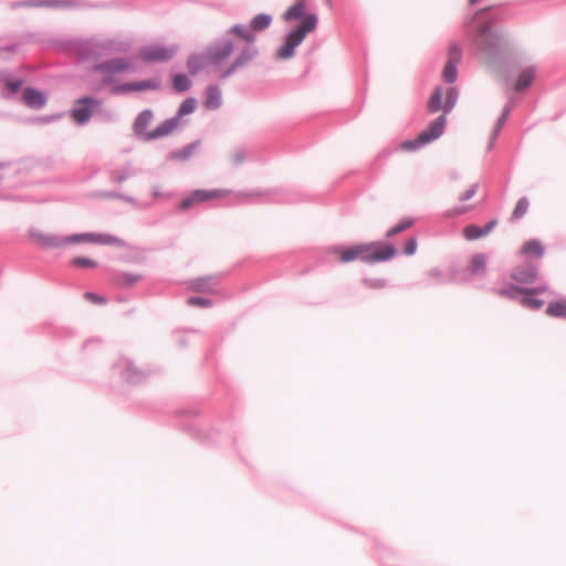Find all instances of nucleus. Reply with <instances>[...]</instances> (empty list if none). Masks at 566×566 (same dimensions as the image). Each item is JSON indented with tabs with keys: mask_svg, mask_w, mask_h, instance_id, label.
Listing matches in <instances>:
<instances>
[{
	"mask_svg": "<svg viewBox=\"0 0 566 566\" xmlns=\"http://www.w3.org/2000/svg\"><path fill=\"white\" fill-rule=\"evenodd\" d=\"M134 70V65L128 57H114L96 63L92 67V71L102 75V80L96 90H101L107 85H116L117 74Z\"/></svg>",
	"mask_w": 566,
	"mask_h": 566,
	"instance_id": "nucleus-7",
	"label": "nucleus"
},
{
	"mask_svg": "<svg viewBox=\"0 0 566 566\" xmlns=\"http://www.w3.org/2000/svg\"><path fill=\"white\" fill-rule=\"evenodd\" d=\"M510 112H511V106L510 105H506L503 111H502V114L500 115V117L497 118L496 120V124H495V127L492 132V135L490 137V145H489V148L493 147L502 127L505 125L506 120H507V117L510 115Z\"/></svg>",
	"mask_w": 566,
	"mask_h": 566,
	"instance_id": "nucleus-30",
	"label": "nucleus"
},
{
	"mask_svg": "<svg viewBox=\"0 0 566 566\" xmlns=\"http://www.w3.org/2000/svg\"><path fill=\"white\" fill-rule=\"evenodd\" d=\"M546 291H547V286L545 284L539 285L537 287H533V289H525L520 303L525 307H528L532 310H539L544 305V301L539 300V298H535L534 296L542 294Z\"/></svg>",
	"mask_w": 566,
	"mask_h": 566,
	"instance_id": "nucleus-19",
	"label": "nucleus"
},
{
	"mask_svg": "<svg viewBox=\"0 0 566 566\" xmlns=\"http://www.w3.org/2000/svg\"><path fill=\"white\" fill-rule=\"evenodd\" d=\"M114 369L118 373L125 382L130 385L142 384L150 375L149 370L139 368L133 360L128 358H120L114 365Z\"/></svg>",
	"mask_w": 566,
	"mask_h": 566,
	"instance_id": "nucleus-9",
	"label": "nucleus"
},
{
	"mask_svg": "<svg viewBox=\"0 0 566 566\" xmlns=\"http://www.w3.org/2000/svg\"><path fill=\"white\" fill-rule=\"evenodd\" d=\"M478 2H479V0H469V4H470V6H474V4H476Z\"/></svg>",
	"mask_w": 566,
	"mask_h": 566,
	"instance_id": "nucleus-51",
	"label": "nucleus"
},
{
	"mask_svg": "<svg viewBox=\"0 0 566 566\" xmlns=\"http://www.w3.org/2000/svg\"><path fill=\"white\" fill-rule=\"evenodd\" d=\"M528 207H530L528 199L526 197L520 198L518 201L516 202V206H515L512 214H511L510 221L515 222V221L522 219L526 214Z\"/></svg>",
	"mask_w": 566,
	"mask_h": 566,
	"instance_id": "nucleus-31",
	"label": "nucleus"
},
{
	"mask_svg": "<svg viewBox=\"0 0 566 566\" xmlns=\"http://www.w3.org/2000/svg\"><path fill=\"white\" fill-rule=\"evenodd\" d=\"M478 189H479V184L478 182L472 184L468 190H465L462 195L459 196V200L460 201H468V200H470L471 198L474 197V195L476 193Z\"/></svg>",
	"mask_w": 566,
	"mask_h": 566,
	"instance_id": "nucleus-45",
	"label": "nucleus"
},
{
	"mask_svg": "<svg viewBox=\"0 0 566 566\" xmlns=\"http://www.w3.org/2000/svg\"><path fill=\"white\" fill-rule=\"evenodd\" d=\"M103 197L108 198V199H123V200H126V201H132L133 200L129 197H126V196H124L122 193L113 192V191L103 193Z\"/></svg>",
	"mask_w": 566,
	"mask_h": 566,
	"instance_id": "nucleus-48",
	"label": "nucleus"
},
{
	"mask_svg": "<svg viewBox=\"0 0 566 566\" xmlns=\"http://www.w3.org/2000/svg\"><path fill=\"white\" fill-rule=\"evenodd\" d=\"M544 245L541 243V241L536 239L528 240L524 243L522 247L521 252L526 255H534L536 258H542L544 254Z\"/></svg>",
	"mask_w": 566,
	"mask_h": 566,
	"instance_id": "nucleus-28",
	"label": "nucleus"
},
{
	"mask_svg": "<svg viewBox=\"0 0 566 566\" xmlns=\"http://www.w3.org/2000/svg\"><path fill=\"white\" fill-rule=\"evenodd\" d=\"M497 226V220L489 221L484 227L476 224H469L464 228L463 234L467 240H476L489 234Z\"/></svg>",
	"mask_w": 566,
	"mask_h": 566,
	"instance_id": "nucleus-21",
	"label": "nucleus"
},
{
	"mask_svg": "<svg viewBox=\"0 0 566 566\" xmlns=\"http://www.w3.org/2000/svg\"><path fill=\"white\" fill-rule=\"evenodd\" d=\"M428 276L439 283L453 282L455 276L453 274H443L439 269H431L428 271Z\"/></svg>",
	"mask_w": 566,
	"mask_h": 566,
	"instance_id": "nucleus-36",
	"label": "nucleus"
},
{
	"mask_svg": "<svg viewBox=\"0 0 566 566\" xmlns=\"http://www.w3.org/2000/svg\"><path fill=\"white\" fill-rule=\"evenodd\" d=\"M187 304L189 306H198V307H211L213 302L212 300L208 297H201V296H191L187 300Z\"/></svg>",
	"mask_w": 566,
	"mask_h": 566,
	"instance_id": "nucleus-39",
	"label": "nucleus"
},
{
	"mask_svg": "<svg viewBox=\"0 0 566 566\" xmlns=\"http://www.w3.org/2000/svg\"><path fill=\"white\" fill-rule=\"evenodd\" d=\"M197 102L193 97L186 98L179 106L177 114L164 120L160 125H158L153 133L150 134L151 138H161L171 134L175 129L180 125V119L182 116L191 114L196 109Z\"/></svg>",
	"mask_w": 566,
	"mask_h": 566,
	"instance_id": "nucleus-8",
	"label": "nucleus"
},
{
	"mask_svg": "<svg viewBox=\"0 0 566 566\" xmlns=\"http://www.w3.org/2000/svg\"><path fill=\"white\" fill-rule=\"evenodd\" d=\"M442 97H443V88L441 85H438L434 87V90L428 101V111L430 113H437L440 109L443 111Z\"/></svg>",
	"mask_w": 566,
	"mask_h": 566,
	"instance_id": "nucleus-26",
	"label": "nucleus"
},
{
	"mask_svg": "<svg viewBox=\"0 0 566 566\" xmlns=\"http://www.w3.org/2000/svg\"><path fill=\"white\" fill-rule=\"evenodd\" d=\"M178 52V45H151L140 50V57L146 63L167 62L170 61Z\"/></svg>",
	"mask_w": 566,
	"mask_h": 566,
	"instance_id": "nucleus-11",
	"label": "nucleus"
},
{
	"mask_svg": "<svg viewBox=\"0 0 566 566\" xmlns=\"http://www.w3.org/2000/svg\"><path fill=\"white\" fill-rule=\"evenodd\" d=\"M2 166V164H0V167Z\"/></svg>",
	"mask_w": 566,
	"mask_h": 566,
	"instance_id": "nucleus-53",
	"label": "nucleus"
},
{
	"mask_svg": "<svg viewBox=\"0 0 566 566\" xmlns=\"http://www.w3.org/2000/svg\"><path fill=\"white\" fill-rule=\"evenodd\" d=\"M446 124L447 117L444 114H441L420 133V139L426 140L427 144L436 140L443 134Z\"/></svg>",
	"mask_w": 566,
	"mask_h": 566,
	"instance_id": "nucleus-17",
	"label": "nucleus"
},
{
	"mask_svg": "<svg viewBox=\"0 0 566 566\" xmlns=\"http://www.w3.org/2000/svg\"><path fill=\"white\" fill-rule=\"evenodd\" d=\"M71 264L76 268H96L97 262L85 256H76L71 261Z\"/></svg>",
	"mask_w": 566,
	"mask_h": 566,
	"instance_id": "nucleus-40",
	"label": "nucleus"
},
{
	"mask_svg": "<svg viewBox=\"0 0 566 566\" xmlns=\"http://www.w3.org/2000/svg\"><path fill=\"white\" fill-rule=\"evenodd\" d=\"M17 50H18V45L17 44H11V45H8L6 48H1L0 52L1 51H8V52L14 53V52H17Z\"/></svg>",
	"mask_w": 566,
	"mask_h": 566,
	"instance_id": "nucleus-50",
	"label": "nucleus"
},
{
	"mask_svg": "<svg viewBox=\"0 0 566 566\" xmlns=\"http://www.w3.org/2000/svg\"><path fill=\"white\" fill-rule=\"evenodd\" d=\"M426 144H427L426 140L420 139V134H419L418 137L415 139L405 140L401 144V148L405 150L413 151V150L419 149L421 146H423Z\"/></svg>",
	"mask_w": 566,
	"mask_h": 566,
	"instance_id": "nucleus-41",
	"label": "nucleus"
},
{
	"mask_svg": "<svg viewBox=\"0 0 566 566\" xmlns=\"http://www.w3.org/2000/svg\"><path fill=\"white\" fill-rule=\"evenodd\" d=\"M133 175H134V172L132 170H123V171L112 170L111 179L114 182L122 184Z\"/></svg>",
	"mask_w": 566,
	"mask_h": 566,
	"instance_id": "nucleus-42",
	"label": "nucleus"
},
{
	"mask_svg": "<svg viewBox=\"0 0 566 566\" xmlns=\"http://www.w3.org/2000/svg\"><path fill=\"white\" fill-rule=\"evenodd\" d=\"M160 84L161 81L159 77L148 78L138 82H127L112 86L111 93L113 95H125L130 92L156 91L160 88Z\"/></svg>",
	"mask_w": 566,
	"mask_h": 566,
	"instance_id": "nucleus-12",
	"label": "nucleus"
},
{
	"mask_svg": "<svg viewBox=\"0 0 566 566\" xmlns=\"http://www.w3.org/2000/svg\"><path fill=\"white\" fill-rule=\"evenodd\" d=\"M525 291V287H520L515 284H510L506 287L496 290V294L513 301H521V297Z\"/></svg>",
	"mask_w": 566,
	"mask_h": 566,
	"instance_id": "nucleus-29",
	"label": "nucleus"
},
{
	"mask_svg": "<svg viewBox=\"0 0 566 566\" xmlns=\"http://www.w3.org/2000/svg\"><path fill=\"white\" fill-rule=\"evenodd\" d=\"M306 0H296L282 15L284 22L290 23L296 20L301 22L292 28L284 36L283 45L276 50L275 56L279 60H290L295 55V50L302 44L305 38L316 30L318 17L315 13H305Z\"/></svg>",
	"mask_w": 566,
	"mask_h": 566,
	"instance_id": "nucleus-3",
	"label": "nucleus"
},
{
	"mask_svg": "<svg viewBox=\"0 0 566 566\" xmlns=\"http://www.w3.org/2000/svg\"><path fill=\"white\" fill-rule=\"evenodd\" d=\"M413 223H415V219L403 218L395 227H392L391 229H389L387 231L386 238H392L396 234H399V233L408 230L409 228H411L413 226Z\"/></svg>",
	"mask_w": 566,
	"mask_h": 566,
	"instance_id": "nucleus-34",
	"label": "nucleus"
},
{
	"mask_svg": "<svg viewBox=\"0 0 566 566\" xmlns=\"http://www.w3.org/2000/svg\"><path fill=\"white\" fill-rule=\"evenodd\" d=\"M199 145H200V142H198V140L190 143V144L186 145L182 149L171 151L168 155V159L185 161L193 155V153L197 150Z\"/></svg>",
	"mask_w": 566,
	"mask_h": 566,
	"instance_id": "nucleus-24",
	"label": "nucleus"
},
{
	"mask_svg": "<svg viewBox=\"0 0 566 566\" xmlns=\"http://www.w3.org/2000/svg\"><path fill=\"white\" fill-rule=\"evenodd\" d=\"M546 314L552 317L566 318V300L549 303Z\"/></svg>",
	"mask_w": 566,
	"mask_h": 566,
	"instance_id": "nucleus-32",
	"label": "nucleus"
},
{
	"mask_svg": "<svg viewBox=\"0 0 566 566\" xmlns=\"http://www.w3.org/2000/svg\"><path fill=\"white\" fill-rule=\"evenodd\" d=\"M538 269L533 264H524L513 269L511 273L512 280L522 284H531L537 280Z\"/></svg>",
	"mask_w": 566,
	"mask_h": 566,
	"instance_id": "nucleus-18",
	"label": "nucleus"
},
{
	"mask_svg": "<svg viewBox=\"0 0 566 566\" xmlns=\"http://www.w3.org/2000/svg\"><path fill=\"white\" fill-rule=\"evenodd\" d=\"M486 270V256L483 253L474 254L469 263L468 271L470 275L483 274Z\"/></svg>",
	"mask_w": 566,
	"mask_h": 566,
	"instance_id": "nucleus-25",
	"label": "nucleus"
},
{
	"mask_svg": "<svg viewBox=\"0 0 566 566\" xmlns=\"http://www.w3.org/2000/svg\"><path fill=\"white\" fill-rule=\"evenodd\" d=\"M416 250H417V239L416 238H410L406 241V244H405V254L406 255H412L416 253Z\"/></svg>",
	"mask_w": 566,
	"mask_h": 566,
	"instance_id": "nucleus-46",
	"label": "nucleus"
},
{
	"mask_svg": "<svg viewBox=\"0 0 566 566\" xmlns=\"http://www.w3.org/2000/svg\"><path fill=\"white\" fill-rule=\"evenodd\" d=\"M467 211H469V208H467V207L455 208L453 210L448 211L447 216H449V217L460 216V214L465 213Z\"/></svg>",
	"mask_w": 566,
	"mask_h": 566,
	"instance_id": "nucleus-49",
	"label": "nucleus"
},
{
	"mask_svg": "<svg viewBox=\"0 0 566 566\" xmlns=\"http://www.w3.org/2000/svg\"><path fill=\"white\" fill-rule=\"evenodd\" d=\"M46 96L34 87H25L22 93V102L30 108L40 109L46 104Z\"/></svg>",
	"mask_w": 566,
	"mask_h": 566,
	"instance_id": "nucleus-20",
	"label": "nucleus"
},
{
	"mask_svg": "<svg viewBox=\"0 0 566 566\" xmlns=\"http://www.w3.org/2000/svg\"><path fill=\"white\" fill-rule=\"evenodd\" d=\"M143 280V275L128 272H116L111 279L114 286L120 289H128Z\"/></svg>",
	"mask_w": 566,
	"mask_h": 566,
	"instance_id": "nucleus-22",
	"label": "nucleus"
},
{
	"mask_svg": "<svg viewBox=\"0 0 566 566\" xmlns=\"http://www.w3.org/2000/svg\"><path fill=\"white\" fill-rule=\"evenodd\" d=\"M28 6H49V7H59V6H70L71 1L65 0H29L27 2Z\"/></svg>",
	"mask_w": 566,
	"mask_h": 566,
	"instance_id": "nucleus-37",
	"label": "nucleus"
},
{
	"mask_svg": "<svg viewBox=\"0 0 566 566\" xmlns=\"http://www.w3.org/2000/svg\"><path fill=\"white\" fill-rule=\"evenodd\" d=\"M221 91L217 85H209L207 87V96L205 106L208 109H218L221 106Z\"/></svg>",
	"mask_w": 566,
	"mask_h": 566,
	"instance_id": "nucleus-23",
	"label": "nucleus"
},
{
	"mask_svg": "<svg viewBox=\"0 0 566 566\" xmlns=\"http://www.w3.org/2000/svg\"><path fill=\"white\" fill-rule=\"evenodd\" d=\"M84 297L87 300V301H91L92 303L94 304H105L106 303V298L96 294V293H93V292H86L84 294Z\"/></svg>",
	"mask_w": 566,
	"mask_h": 566,
	"instance_id": "nucleus-47",
	"label": "nucleus"
},
{
	"mask_svg": "<svg viewBox=\"0 0 566 566\" xmlns=\"http://www.w3.org/2000/svg\"><path fill=\"white\" fill-rule=\"evenodd\" d=\"M30 237L35 241L38 245H40L43 249H59L67 244L82 242L115 245L122 243V241L114 235L97 233H78L63 237L59 234L44 233L39 230H31Z\"/></svg>",
	"mask_w": 566,
	"mask_h": 566,
	"instance_id": "nucleus-6",
	"label": "nucleus"
},
{
	"mask_svg": "<svg viewBox=\"0 0 566 566\" xmlns=\"http://www.w3.org/2000/svg\"><path fill=\"white\" fill-rule=\"evenodd\" d=\"M462 60V50L455 42L451 43L448 52V61L442 71V77L447 83H453L458 77V65Z\"/></svg>",
	"mask_w": 566,
	"mask_h": 566,
	"instance_id": "nucleus-13",
	"label": "nucleus"
},
{
	"mask_svg": "<svg viewBox=\"0 0 566 566\" xmlns=\"http://www.w3.org/2000/svg\"><path fill=\"white\" fill-rule=\"evenodd\" d=\"M510 17L501 6H490L478 10L467 24L468 36L476 51L489 62L495 61L503 52L505 38L493 30V24Z\"/></svg>",
	"mask_w": 566,
	"mask_h": 566,
	"instance_id": "nucleus-1",
	"label": "nucleus"
},
{
	"mask_svg": "<svg viewBox=\"0 0 566 566\" xmlns=\"http://www.w3.org/2000/svg\"><path fill=\"white\" fill-rule=\"evenodd\" d=\"M363 283L369 289H384L387 286L385 279H364Z\"/></svg>",
	"mask_w": 566,
	"mask_h": 566,
	"instance_id": "nucleus-43",
	"label": "nucleus"
},
{
	"mask_svg": "<svg viewBox=\"0 0 566 566\" xmlns=\"http://www.w3.org/2000/svg\"><path fill=\"white\" fill-rule=\"evenodd\" d=\"M249 156V153L243 147H238L231 154V161L234 166L241 165Z\"/></svg>",
	"mask_w": 566,
	"mask_h": 566,
	"instance_id": "nucleus-38",
	"label": "nucleus"
},
{
	"mask_svg": "<svg viewBox=\"0 0 566 566\" xmlns=\"http://www.w3.org/2000/svg\"><path fill=\"white\" fill-rule=\"evenodd\" d=\"M227 190H195L190 196L181 200L179 203L180 210H187L197 203H201L208 200L223 198L228 195Z\"/></svg>",
	"mask_w": 566,
	"mask_h": 566,
	"instance_id": "nucleus-14",
	"label": "nucleus"
},
{
	"mask_svg": "<svg viewBox=\"0 0 566 566\" xmlns=\"http://www.w3.org/2000/svg\"><path fill=\"white\" fill-rule=\"evenodd\" d=\"M272 22V17L268 13H259L252 18L249 24L237 23L223 33V38H228L235 44V39L244 42L237 57L232 63L219 74V80L223 81L232 76L239 70L250 64L258 55L259 50L255 46V33L265 31Z\"/></svg>",
	"mask_w": 566,
	"mask_h": 566,
	"instance_id": "nucleus-2",
	"label": "nucleus"
},
{
	"mask_svg": "<svg viewBox=\"0 0 566 566\" xmlns=\"http://www.w3.org/2000/svg\"><path fill=\"white\" fill-rule=\"evenodd\" d=\"M333 253L338 256L342 263L359 260L367 264H374L392 259L397 254V250L391 243L373 241L354 244L348 248L335 247L333 248Z\"/></svg>",
	"mask_w": 566,
	"mask_h": 566,
	"instance_id": "nucleus-4",
	"label": "nucleus"
},
{
	"mask_svg": "<svg viewBox=\"0 0 566 566\" xmlns=\"http://www.w3.org/2000/svg\"><path fill=\"white\" fill-rule=\"evenodd\" d=\"M220 283V276L218 275H209L197 277L188 282V287L190 291L196 293H208V294H217L218 286Z\"/></svg>",
	"mask_w": 566,
	"mask_h": 566,
	"instance_id": "nucleus-16",
	"label": "nucleus"
},
{
	"mask_svg": "<svg viewBox=\"0 0 566 566\" xmlns=\"http://www.w3.org/2000/svg\"><path fill=\"white\" fill-rule=\"evenodd\" d=\"M535 76V69L534 67H527L523 70L517 78V82L515 84V90L517 92H523L527 87L531 86L533 80Z\"/></svg>",
	"mask_w": 566,
	"mask_h": 566,
	"instance_id": "nucleus-27",
	"label": "nucleus"
},
{
	"mask_svg": "<svg viewBox=\"0 0 566 566\" xmlns=\"http://www.w3.org/2000/svg\"><path fill=\"white\" fill-rule=\"evenodd\" d=\"M458 90L457 87H449L446 92V102L443 104V114L447 115L452 111L457 101H458Z\"/></svg>",
	"mask_w": 566,
	"mask_h": 566,
	"instance_id": "nucleus-35",
	"label": "nucleus"
},
{
	"mask_svg": "<svg viewBox=\"0 0 566 566\" xmlns=\"http://www.w3.org/2000/svg\"><path fill=\"white\" fill-rule=\"evenodd\" d=\"M235 44L228 38H219L208 45L200 54H191L187 60V67L191 75H197L203 67H220L234 52Z\"/></svg>",
	"mask_w": 566,
	"mask_h": 566,
	"instance_id": "nucleus-5",
	"label": "nucleus"
},
{
	"mask_svg": "<svg viewBox=\"0 0 566 566\" xmlns=\"http://www.w3.org/2000/svg\"><path fill=\"white\" fill-rule=\"evenodd\" d=\"M327 4H332V0H325Z\"/></svg>",
	"mask_w": 566,
	"mask_h": 566,
	"instance_id": "nucleus-52",
	"label": "nucleus"
},
{
	"mask_svg": "<svg viewBox=\"0 0 566 566\" xmlns=\"http://www.w3.org/2000/svg\"><path fill=\"white\" fill-rule=\"evenodd\" d=\"M192 82L190 78L184 74H176L172 78V87L178 93H184L191 87Z\"/></svg>",
	"mask_w": 566,
	"mask_h": 566,
	"instance_id": "nucleus-33",
	"label": "nucleus"
},
{
	"mask_svg": "<svg viewBox=\"0 0 566 566\" xmlns=\"http://www.w3.org/2000/svg\"><path fill=\"white\" fill-rule=\"evenodd\" d=\"M154 118V113L151 109L142 111L135 122L133 124V132L136 137L143 139L144 142L155 140L156 138H151L150 134L153 130L147 132L146 128L150 125Z\"/></svg>",
	"mask_w": 566,
	"mask_h": 566,
	"instance_id": "nucleus-15",
	"label": "nucleus"
},
{
	"mask_svg": "<svg viewBox=\"0 0 566 566\" xmlns=\"http://www.w3.org/2000/svg\"><path fill=\"white\" fill-rule=\"evenodd\" d=\"M102 101L92 97V96H84L75 101L74 107L71 112L73 119L80 124L84 125L86 124L91 116L92 112L98 107H101Z\"/></svg>",
	"mask_w": 566,
	"mask_h": 566,
	"instance_id": "nucleus-10",
	"label": "nucleus"
},
{
	"mask_svg": "<svg viewBox=\"0 0 566 566\" xmlns=\"http://www.w3.org/2000/svg\"><path fill=\"white\" fill-rule=\"evenodd\" d=\"M22 84H23V80H20V78L19 80L6 78V81H4V85L11 94L18 93L20 91Z\"/></svg>",
	"mask_w": 566,
	"mask_h": 566,
	"instance_id": "nucleus-44",
	"label": "nucleus"
}]
</instances>
